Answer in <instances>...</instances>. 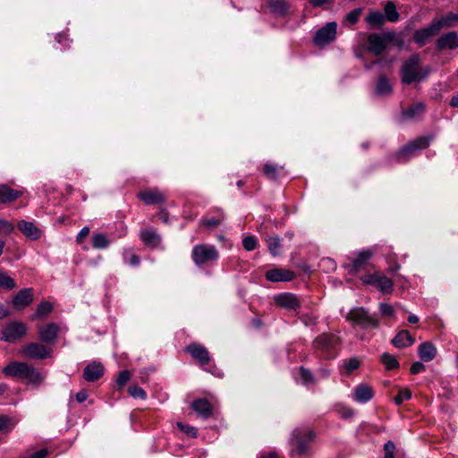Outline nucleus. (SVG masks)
Segmentation results:
<instances>
[{"mask_svg": "<svg viewBox=\"0 0 458 458\" xmlns=\"http://www.w3.org/2000/svg\"><path fill=\"white\" fill-rule=\"evenodd\" d=\"M17 227L26 237L31 240H38L41 237V230L32 222L21 220L18 223Z\"/></svg>", "mask_w": 458, "mask_h": 458, "instance_id": "5701e85b", "label": "nucleus"}, {"mask_svg": "<svg viewBox=\"0 0 458 458\" xmlns=\"http://www.w3.org/2000/svg\"><path fill=\"white\" fill-rule=\"evenodd\" d=\"M14 230L13 225L6 220H0V234L9 235Z\"/></svg>", "mask_w": 458, "mask_h": 458, "instance_id": "603ef678", "label": "nucleus"}, {"mask_svg": "<svg viewBox=\"0 0 458 458\" xmlns=\"http://www.w3.org/2000/svg\"><path fill=\"white\" fill-rule=\"evenodd\" d=\"M92 246L95 249H106L109 246V240L105 233H98L92 235Z\"/></svg>", "mask_w": 458, "mask_h": 458, "instance_id": "4c0bfd02", "label": "nucleus"}, {"mask_svg": "<svg viewBox=\"0 0 458 458\" xmlns=\"http://www.w3.org/2000/svg\"><path fill=\"white\" fill-rule=\"evenodd\" d=\"M59 327L55 323H48L38 328V336L43 343L54 344L59 334Z\"/></svg>", "mask_w": 458, "mask_h": 458, "instance_id": "f3484780", "label": "nucleus"}, {"mask_svg": "<svg viewBox=\"0 0 458 458\" xmlns=\"http://www.w3.org/2000/svg\"><path fill=\"white\" fill-rule=\"evenodd\" d=\"M385 18L391 21L395 22L399 20V13L396 10L395 4L393 1H387L384 6Z\"/></svg>", "mask_w": 458, "mask_h": 458, "instance_id": "f704fd0d", "label": "nucleus"}, {"mask_svg": "<svg viewBox=\"0 0 458 458\" xmlns=\"http://www.w3.org/2000/svg\"><path fill=\"white\" fill-rule=\"evenodd\" d=\"M366 21L374 26H380L384 23L385 17L380 12L373 11L368 14Z\"/></svg>", "mask_w": 458, "mask_h": 458, "instance_id": "79ce46f5", "label": "nucleus"}, {"mask_svg": "<svg viewBox=\"0 0 458 458\" xmlns=\"http://www.w3.org/2000/svg\"><path fill=\"white\" fill-rule=\"evenodd\" d=\"M433 139V135L421 136L408 143L395 154L396 162L404 163L408 161L417 151L427 148Z\"/></svg>", "mask_w": 458, "mask_h": 458, "instance_id": "39448f33", "label": "nucleus"}, {"mask_svg": "<svg viewBox=\"0 0 458 458\" xmlns=\"http://www.w3.org/2000/svg\"><path fill=\"white\" fill-rule=\"evenodd\" d=\"M52 349L43 344L32 342L25 344L20 353L30 360H44L51 355Z\"/></svg>", "mask_w": 458, "mask_h": 458, "instance_id": "6e6552de", "label": "nucleus"}, {"mask_svg": "<svg viewBox=\"0 0 458 458\" xmlns=\"http://www.w3.org/2000/svg\"><path fill=\"white\" fill-rule=\"evenodd\" d=\"M191 259L196 266L212 265L219 259V252L211 244H197L192 248Z\"/></svg>", "mask_w": 458, "mask_h": 458, "instance_id": "20e7f679", "label": "nucleus"}, {"mask_svg": "<svg viewBox=\"0 0 458 458\" xmlns=\"http://www.w3.org/2000/svg\"><path fill=\"white\" fill-rule=\"evenodd\" d=\"M328 1L329 0H310V3L313 7H319Z\"/></svg>", "mask_w": 458, "mask_h": 458, "instance_id": "69168bd1", "label": "nucleus"}, {"mask_svg": "<svg viewBox=\"0 0 458 458\" xmlns=\"http://www.w3.org/2000/svg\"><path fill=\"white\" fill-rule=\"evenodd\" d=\"M341 340L339 336L323 333L313 341V348L320 357L327 360L335 359L340 351Z\"/></svg>", "mask_w": 458, "mask_h": 458, "instance_id": "f03ea898", "label": "nucleus"}, {"mask_svg": "<svg viewBox=\"0 0 458 458\" xmlns=\"http://www.w3.org/2000/svg\"><path fill=\"white\" fill-rule=\"evenodd\" d=\"M47 454L48 452L47 449H40L29 458H45L47 455Z\"/></svg>", "mask_w": 458, "mask_h": 458, "instance_id": "e2e57ef3", "label": "nucleus"}, {"mask_svg": "<svg viewBox=\"0 0 458 458\" xmlns=\"http://www.w3.org/2000/svg\"><path fill=\"white\" fill-rule=\"evenodd\" d=\"M89 228L88 226L83 227L77 235L76 241L78 243H81L83 240L89 235Z\"/></svg>", "mask_w": 458, "mask_h": 458, "instance_id": "052dcab7", "label": "nucleus"}, {"mask_svg": "<svg viewBox=\"0 0 458 458\" xmlns=\"http://www.w3.org/2000/svg\"><path fill=\"white\" fill-rule=\"evenodd\" d=\"M387 42L385 36L371 33L368 37V50L375 55H379L386 49Z\"/></svg>", "mask_w": 458, "mask_h": 458, "instance_id": "2eb2a0df", "label": "nucleus"}, {"mask_svg": "<svg viewBox=\"0 0 458 458\" xmlns=\"http://www.w3.org/2000/svg\"><path fill=\"white\" fill-rule=\"evenodd\" d=\"M381 361L388 370L394 369L399 367V362L396 358L388 352H384L381 355Z\"/></svg>", "mask_w": 458, "mask_h": 458, "instance_id": "ea45409f", "label": "nucleus"}, {"mask_svg": "<svg viewBox=\"0 0 458 458\" xmlns=\"http://www.w3.org/2000/svg\"><path fill=\"white\" fill-rule=\"evenodd\" d=\"M274 300L275 303L277 306L288 310L295 311L301 307L300 301L298 300L297 296L293 293H280L278 295H276Z\"/></svg>", "mask_w": 458, "mask_h": 458, "instance_id": "4468645a", "label": "nucleus"}, {"mask_svg": "<svg viewBox=\"0 0 458 458\" xmlns=\"http://www.w3.org/2000/svg\"><path fill=\"white\" fill-rule=\"evenodd\" d=\"M375 286L383 293L388 294L393 291L394 283L390 278L379 273Z\"/></svg>", "mask_w": 458, "mask_h": 458, "instance_id": "2f4dec72", "label": "nucleus"}, {"mask_svg": "<svg viewBox=\"0 0 458 458\" xmlns=\"http://www.w3.org/2000/svg\"><path fill=\"white\" fill-rule=\"evenodd\" d=\"M9 316V311L0 303V318H4Z\"/></svg>", "mask_w": 458, "mask_h": 458, "instance_id": "338daca9", "label": "nucleus"}, {"mask_svg": "<svg viewBox=\"0 0 458 458\" xmlns=\"http://www.w3.org/2000/svg\"><path fill=\"white\" fill-rule=\"evenodd\" d=\"M34 291L32 288L20 290L13 299V306L17 310H22L33 301Z\"/></svg>", "mask_w": 458, "mask_h": 458, "instance_id": "f8f14e48", "label": "nucleus"}, {"mask_svg": "<svg viewBox=\"0 0 458 458\" xmlns=\"http://www.w3.org/2000/svg\"><path fill=\"white\" fill-rule=\"evenodd\" d=\"M411 398V392L408 388L400 389L398 394L394 397L396 405H401L404 401Z\"/></svg>", "mask_w": 458, "mask_h": 458, "instance_id": "a18cd8bd", "label": "nucleus"}, {"mask_svg": "<svg viewBox=\"0 0 458 458\" xmlns=\"http://www.w3.org/2000/svg\"><path fill=\"white\" fill-rule=\"evenodd\" d=\"M373 396V389L366 384H360L353 389L352 399L357 403H366L369 402Z\"/></svg>", "mask_w": 458, "mask_h": 458, "instance_id": "6ab92c4d", "label": "nucleus"}, {"mask_svg": "<svg viewBox=\"0 0 458 458\" xmlns=\"http://www.w3.org/2000/svg\"><path fill=\"white\" fill-rule=\"evenodd\" d=\"M440 30L443 28H453L458 26V13L449 12L440 18H435Z\"/></svg>", "mask_w": 458, "mask_h": 458, "instance_id": "cd10ccee", "label": "nucleus"}, {"mask_svg": "<svg viewBox=\"0 0 458 458\" xmlns=\"http://www.w3.org/2000/svg\"><path fill=\"white\" fill-rule=\"evenodd\" d=\"M131 373L128 370H123L119 373L116 383L122 387L129 381Z\"/></svg>", "mask_w": 458, "mask_h": 458, "instance_id": "864d4df0", "label": "nucleus"}, {"mask_svg": "<svg viewBox=\"0 0 458 458\" xmlns=\"http://www.w3.org/2000/svg\"><path fill=\"white\" fill-rule=\"evenodd\" d=\"M267 243L270 253L277 256L280 253L281 241L278 236H271L267 239Z\"/></svg>", "mask_w": 458, "mask_h": 458, "instance_id": "a19ab883", "label": "nucleus"}, {"mask_svg": "<svg viewBox=\"0 0 458 458\" xmlns=\"http://www.w3.org/2000/svg\"><path fill=\"white\" fill-rule=\"evenodd\" d=\"M138 197L147 205L159 204L165 201V196L157 189L140 191Z\"/></svg>", "mask_w": 458, "mask_h": 458, "instance_id": "412c9836", "label": "nucleus"}, {"mask_svg": "<svg viewBox=\"0 0 458 458\" xmlns=\"http://www.w3.org/2000/svg\"><path fill=\"white\" fill-rule=\"evenodd\" d=\"M27 330V326L22 322H10L1 331L0 339L12 343L24 336Z\"/></svg>", "mask_w": 458, "mask_h": 458, "instance_id": "1a4fd4ad", "label": "nucleus"}, {"mask_svg": "<svg viewBox=\"0 0 458 458\" xmlns=\"http://www.w3.org/2000/svg\"><path fill=\"white\" fill-rule=\"evenodd\" d=\"M266 278L270 282H290L294 278V273L288 269L274 268L267 271Z\"/></svg>", "mask_w": 458, "mask_h": 458, "instance_id": "a211bd4d", "label": "nucleus"}, {"mask_svg": "<svg viewBox=\"0 0 458 458\" xmlns=\"http://www.w3.org/2000/svg\"><path fill=\"white\" fill-rule=\"evenodd\" d=\"M436 47L438 51L446 49L458 48V34L455 31H449L440 36L437 42Z\"/></svg>", "mask_w": 458, "mask_h": 458, "instance_id": "dca6fc26", "label": "nucleus"}, {"mask_svg": "<svg viewBox=\"0 0 458 458\" xmlns=\"http://www.w3.org/2000/svg\"><path fill=\"white\" fill-rule=\"evenodd\" d=\"M283 169V166H278L272 163H267L264 165L263 173L267 179L276 181L280 175Z\"/></svg>", "mask_w": 458, "mask_h": 458, "instance_id": "473e14b6", "label": "nucleus"}, {"mask_svg": "<svg viewBox=\"0 0 458 458\" xmlns=\"http://www.w3.org/2000/svg\"><path fill=\"white\" fill-rule=\"evenodd\" d=\"M339 413L342 418L348 419L354 415V411L350 407H341Z\"/></svg>", "mask_w": 458, "mask_h": 458, "instance_id": "bf43d9fd", "label": "nucleus"}, {"mask_svg": "<svg viewBox=\"0 0 458 458\" xmlns=\"http://www.w3.org/2000/svg\"><path fill=\"white\" fill-rule=\"evenodd\" d=\"M301 321L306 325V326H310V325H313L315 324V318H311V317H308V316H303L301 318Z\"/></svg>", "mask_w": 458, "mask_h": 458, "instance_id": "0e129e2a", "label": "nucleus"}, {"mask_svg": "<svg viewBox=\"0 0 458 458\" xmlns=\"http://www.w3.org/2000/svg\"><path fill=\"white\" fill-rule=\"evenodd\" d=\"M395 445L392 441H387L384 445L385 458H394V452Z\"/></svg>", "mask_w": 458, "mask_h": 458, "instance_id": "6e6d98bb", "label": "nucleus"}, {"mask_svg": "<svg viewBox=\"0 0 458 458\" xmlns=\"http://www.w3.org/2000/svg\"><path fill=\"white\" fill-rule=\"evenodd\" d=\"M216 216L214 217H203L200 221V225L209 229L219 226L225 220V214L220 209H216Z\"/></svg>", "mask_w": 458, "mask_h": 458, "instance_id": "c756f323", "label": "nucleus"}, {"mask_svg": "<svg viewBox=\"0 0 458 458\" xmlns=\"http://www.w3.org/2000/svg\"><path fill=\"white\" fill-rule=\"evenodd\" d=\"M3 374L5 377H14L21 380L34 387L41 386L47 373L43 372L34 366L23 361H12L3 369Z\"/></svg>", "mask_w": 458, "mask_h": 458, "instance_id": "f257e3e1", "label": "nucleus"}, {"mask_svg": "<svg viewBox=\"0 0 458 458\" xmlns=\"http://www.w3.org/2000/svg\"><path fill=\"white\" fill-rule=\"evenodd\" d=\"M362 13L361 8H356L352 11H351L349 13H347L345 17V21H348L351 24H354L359 21V18Z\"/></svg>", "mask_w": 458, "mask_h": 458, "instance_id": "8fccbe9b", "label": "nucleus"}, {"mask_svg": "<svg viewBox=\"0 0 458 458\" xmlns=\"http://www.w3.org/2000/svg\"><path fill=\"white\" fill-rule=\"evenodd\" d=\"M88 397V394L85 390H81L76 394V400L78 403H83Z\"/></svg>", "mask_w": 458, "mask_h": 458, "instance_id": "680f3d73", "label": "nucleus"}, {"mask_svg": "<svg viewBox=\"0 0 458 458\" xmlns=\"http://www.w3.org/2000/svg\"><path fill=\"white\" fill-rule=\"evenodd\" d=\"M269 6L273 13L280 16L285 15L289 9V4L285 0H270Z\"/></svg>", "mask_w": 458, "mask_h": 458, "instance_id": "72a5a7b5", "label": "nucleus"}, {"mask_svg": "<svg viewBox=\"0 0 458 458\" xmlns=\"http://www.w3.org/2000/svg\"><path fill=\"white\" fill-rule=\"evenodd\" d=\"M418 354L423 361L428 362L436 357L437 348L433 344L425 342L419 346Z\"/></svg>", "mask_w": 458, "mask_h": 458, "instance_id": "393cba45", "label": "nucleus"}, {"mask_svg": "<svg viewBox=\"0 0 458 458\" xmlns=\"http://www.w3.org/2000/svg\"><path fill=\"white\" fill-rule=\"evenodd\" d=\"M191 406L202 419L207 420L212 415L213 408L207 399H197L191 403Z\"/></svg>", "mask_w": 458, "mask_h": 458, "instance_id": "4be33fe9", "label": "nucleus"}, {"mask_svg": "<svg viewBox=\"0 0 458 458\" xmlns=\"http://www.w3.org/2000/svg\"><path fill=\"white\" fill-rule=\"evenodd\" d=\"M177 427L189 437H196L198 435V430L195 427L184 424L182 422H177Z\"/></svg>", "mask_w": 458, "mask_h": 458, "instance_id": "de8ad7c7", "label": "nucleus"}, {"mask_svg": "<svg viewBox=\"0 0 458 458\" xmlns=\"http://www.w3.org/2000/svg\"><path fill=\"white\" fill-rule=\"evenodd\" d=\"M186 352L202 367L210 361L208 351L199 344L193 343L189 344L186 347Z\"/></svg>", "mask_w": 458, "mask_h": 458, "instance_id": "ddd939ff", "label": "nucleus"}, {"mask_svg": "<svg viewBox=\"0 0 458 458\" xmlns=\"http://www.w3.org/2000/svg\"><path fill=\"white\" fill-rule=\"evenodd\" d=\"M16 287L15 280L9 276L6 272L0 270V288L5 291H11Z\"/></svg>", "mask_w": 458, "mask_h": 458, "instance_id": "58836bf2", "label": "nucleus"}, {"mask_svg": "<svg viewBox=\"0 0 458 458\" xmlns=\"http://www.w3.org/2000/svg\"><path fill=\"white\" fill-rule=\"evenodd\" d=\"M449 105L453 107H458V92L452 97Z\"/></svg>", "mask_w": 458, "mask_h": 458, "instance_id": "774afa93", "label": "nucleus"}, {"mask_svg": "<svg viewBox=\"0 0 458 458\" xmlns=\"http://www.w3.org/2000/svg\"><path fill=\"white\" fill-rule=\"evenodd\" d=\"M425 112V105L423 103H415L403 111V115L408 119H416L420 117Z\"/></svg>", "mask_w": 458, "mask_h": 458, "instance_id": "7c9ffc66", "label": "nucleus"}, {"mask_svg": "<svg viewBox=\"0 0 458 458\" xmlns=\"http://www.w3.org/2000/svg\"><path fill=\"white\" fill-rule=\"evenodd\" d=\"M140 239L149 247L156 248L161 243L160 235L154 229H147L140 233Z\"/></svg>", "mask_w": 458, "mask_h": 458, "instance_id": "a878e982", "label": "nucleus"}, {"mask_svg": "<svg viewBox=\"0 0 458 458\" xmlns=\"http://www.w3.org/2000/svg\"><path fill=\"white\" fill-rule=\"evenodd\" d=\"M420 64V59L417 54L411 55L403 63L401 68V80L403 84L420 81L427 76L428 72H421Z\"/></svg>", "mask_w": 458, "mask_h": 458, "instance_id": "7ed1b4c3", "label": "nucleus"}, {"mask_svg": "<svg viewBox=\"0 0 458 458\" xmlns=\"http://www.w3.org/2000/svg\"><path fill=\"white\" fill-rule=\"evenodd\" d=\"M415 338L407 330H401L392 340L396 348H405L413 344Z\"/></svg>", "mask_w": 458, "mask_h": 458, "instance_id": "b1692460", "label": "nucleus"}, {"mask_svg": "<svg viewBox=\"0 0 458 458\" xmlns=\"http://www.w3.org/2000/svg\"><path fill=\"white\" fill-rule=\"evenodd\" d=\"M258 244L257 238L255 236L250 235L245 237L242 240V245L244 249L248 251H251L256 249Z\"/></svg>", "mask_w": 458, "mask_h": 458, "instance_id": "09e8293b", "label": "nucleus"}, {"mask_svg": "<svg viewBox=\"0 0 458 458\" xmlns=\"http://www.w3.org/2000/svg\"><path fill=\"white\" fill-rule=\"evenodd\" d=\"M346 319L363 328H377L378 320L369 315L363 308L352 309L346 315Z\"/></svg>", "mask_w": 458, "mask_h": 458, "instance_id": "0eeeda50", "label": "nucleus"}, {"mask_svg": "<svg viewBox=\"0 0 458 458\" xmlns=\"http://www.w3.org/2000/svg\"><path fill=\"white\" fill-rule=\"evenodd\" d=\"M425 366L420 361L413 362L411 367V373L415 375L424 371Z\"/></svg>", "mask_w": 458, "mask_h": 458, "instance_id": "13d9d810", "label": "nucleus"}, {"mask_svg": "<svg viewBox=\"0 0 458 458\" xmlns=\"http://www.w3.org/2000/svg\"><path fill=\"white\" fill-rule=\"evenodd\" d=\"M104 374V366L100 362L93 361L86 366L83 377L88 382L98 380Z\"/></svg>", "mask_w": 458, "mask_h": 458, "instance_id": "aec40b11", "label": "nucleus"}, {"mask_svg": "<svg viewBox=\"0 0 458 458\" xmlns=\"http://www.w3.org/2000/svg\"><path fill=\"white\" fill-rule=\"evenodd\" d=\"M128 392L129 394L133 397V398H139V399H142V400H145L147 398V394L146 392L144 391V389L140 386H129L128 388Z\"/></svg>", "mask_w": 458, "mask_h": 458, "instance_id": "49530a36", "label": "nucleus"}, {"mask_svg": "<svg viewBox=\"0 0 458 458\" xmlns=\"http://www.w3.org/2000/svg\"><path fill=\"white\" fill-rule=\"evenodd\" d=\"M344 368L346 370L347 374L352 373L353 370L357 369L360 367V360L355 358H350L344 360Z\"/></svg>", "mask_w": 458, "mask_h": 458, "instance_id": "c03bdc74", "label": "nucleus"}, {"mask_svg": "<svg viewBox=\"0 0 458 458\" xmlns=\"http://www.w3.org/2000/svg\"><path fill=\"white\" fill-rule=\"evenodd\" d=\"M440 30L438 23H437L435 19H433L430 24L427 27L417 30L414 32L413 39L419 46L423 47L428 43L433 37L437 35Z\"/></svg>", "mask_w": 458, "mask_h": 458, "instance_id": "9b49d317", "label": "nucleus"}, {"mask_svg": "<svg viewBox=\"0 0 458 458\" xmlns=\"http://www.w3.org/2000/svg\"><path fill=\"white\" fill-rule=\"evenodd\" d=\"M371 257L372 252L370 250H368L360 251L352 261V270L354 272H359L364 267Z\"/></svg>", "mask_w": 458, "mask_h": 458, "instance_id": "c85d7f7f", "label": "nucleus"}, {"mask_svg": "<svg viewBox=\"0 0 458 458\" xmlns=\"http://www.w3.org/2000/svg\"><path fill=\"white\" fill-rule=\"evenodd\" d=\"M392 91V85L385 75H380L377 86L376 92L378 95H387Z\"/></svg>", "mask_w": 458, "mask_h": 458, "instance_id": "e433bc0d", "label": "nucleus"}, {"mask_svg": "<svg viewBox=\"0 0 458 458\" xmlns=\"http://www.w3.org/2000/svg\"><path fill=\"white\" fill-rule=\"evenodd\" d=\"M300 378L303 384H310L313 383V376L309 369H304L303 367L300 368Z\"/></svg>", "mask_w": 458, "mask_h": 458, "instance_id": "3c124183", "label": "nucleus"}, {"mask_svg": "<svg viewBox=\"0 0 458 458\" xmlns=\"http://www.w3.org/2000/svg\"><path fill=\"white\" fill-rule=\"evenodd\" d=\"M123 260L131 266H138L140 264V258L132 252L131 250H124L123 253Z\"/></svg>", "mask_w": 458, "mask_h": 458, "instance_id": "37998d69", "label": "nucleus"}, {"mask_svg": "<svg viewBox=\"0 0 458 458\" xmlns=\"http://www.w3.org/2000/svg\"><path fill=\"white\" fill-rule=\"evenodd\" d=\"M21 196V192L6 184H0V204L11 203Z\"/></svg>", "mask_w": 458, "mask_h": 458, "instance_id": "bb28decb", "label": "nucleus"}, {"mask_svg": "<svg viewBox=\"0 0 458 458\" xmlns=\"http://www.w3.org/2000/svg\"><path fill=\"white\" fill-rule=\"evenodd\" d=\"M379 272H375L373 274H367L363 276V282L367 284H371L375 286L377 276Z\"/></svg>", "mask_w": 458, "mask_h": 458, "instance_id": "4d7b16f0", "label": "nucleus"}, {"mask_svg": "<svg viewBox=\"0 0 458 458\" xmlns=\"http://www.w3.org/2000/svg\"><path fill=\"white\" fill-rule=\"evenodd\" d=\"M53 310V305L49 301H42L37 307L35 314L31 316V319L43 318Z\"/></svg>", "mask_w": 458, "mask_h": 458, "instance_id": "c9c22d12", "label": "nucleus"}, {"mask_svg": "<svg viewBox=\"0 0 458 458\" xmlns=\"http://www.w3.org/2000/svg\"><path fill=\"white\" fill-rule=\"evenodd\" d=\"M379 310L384 317H393L394 315V308L387 303H380Z\"/></svg>", "mask_w": 458, "mask_h": 458, "instance_id": "5fc2aeb1", "label": "nucleus"}, {"mask_svg": "<svg viewBox=\"0 0 458 458\" xmlns=\"http://www.w3.org/2000/svg\"><path fill=\"white\" fill-rule=\"evenodd\" d=\"M336 29L337 23L330 21L318 30L314 37L315 45L325 46L334 41L336 38Z\"/></svg>", "mask_w": 458, "mask_h": 458, "instance_id": "9d476101", "label": "nucleus"}, {"mask_svg": "<svg viewBox=\"0 0 458 458\" xmlns=\"http://www.w3.org/2000/svg\"><path fill=\"white\" fill-rule=\"evenodd\" d=\"M314 439V433L308 428H298L293 431L291 445L293 452L304 454L310 448V444Z\"/></svg>", "mask_w": 458, "mask_h": 458, "instance_id": "423d86ee", "label": "nucleus"}]
</instances>
